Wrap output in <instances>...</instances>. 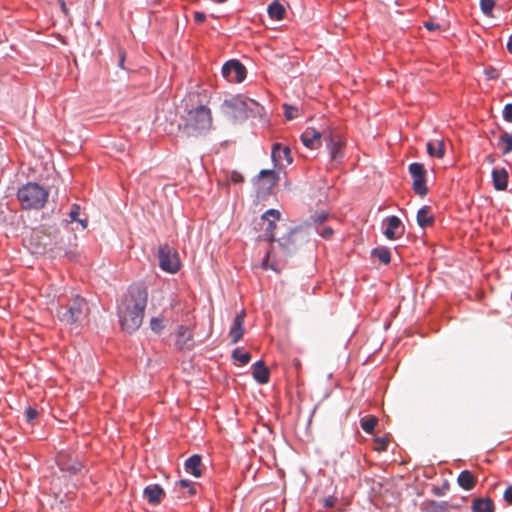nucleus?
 <instances>
[{
  "mask_svg": "<svg viewBox=\"0 0 512 512\" xmlns=\"http://www.w3.org/2000/svg\"><path fill=\"white\" fill-rule=\"evenodd\" d=\"M148 292L142 283L129 286L118 305V316L124 331L132 333L142 324L147 305Z\"/></svg>",
  "mask_w": 512,
  "mask_h": 512,
  "instance_id": "obj_1",
  "label": "nucleus"
},
{
  "mask_svg": "<svg viewBox=\"0 0 512 512\" xmlns=\"http://www.w3.org/2000/svg\"><path fill=\"white\" fill-rule=\"evenodd\" d=\"M212 124L211 109L201 104L187 110L182 129L188 136H197L207 133Z\"/></svg>",
  "mask_w": 512,
  "mask_h": 512,
  "instance_id": "obj_2",
  "label": "nucleus"
},
{
  "mask_svg": "<svg viewBox=\"0 0 512 512\" xmlns=\"http://www.w3.org/2000/svg\"><path fill=\"white\" fill-rule=\"evenodd\" d=\"M49 192L36 182H28L17 191V199L25 210L41 209L45 206Z\"/></svg>",
  "mask_w": 512,
  "mask_h": 512,
  "instance_id": "obj_3",
  "label": "nucleus"
},
{
  "mask_svg": "<svg viewBox=\"0 0 512 512\" xmlns=\"http://www.w3.org/2000/svg\"><path fill=\"white\" fill-rule=\"evenodd\" d=\"M88 304L79 295L74 296L67 305L60 306L57 315L61 322L66 325L82 323L88 314Z\"/></svg>",
  "mask_w": 512,
  "mask_h": 512,
  "instance_id": "obj_4",
  "label": "nucleus"
},
{
  "mask_svg": "<svg viewBox=\"0 0 512 512\" xmlns=\"http://www.w3.org/2000/svg\"><path fill=\"white\" fill-rule=\"evenodd\" d=\"M159 265L162 270L176 273L180 268L177 251L167 244L161 245L158 251Z\"/></svg>",
  "mask_w": 512,
  "mask_h": 512,
  "instance_id": "obj_5",
  "label": "nucleus"
},
{
  "mask_svg": "<svg viewBox=\"0 0 512 512\" xmlns=\"http://www.w3.org/2000/svg\"><path fill=\"white\" fill-rule=\"evenodd\" d=\"M323 140L326 142L332 161L343 157L344 141L340 132L332 129L323 131Z\"/></svg>",
  "mask_w": 512,
  "mask_h": 512,
  "instance_id": "obj_6",
  "label": "nucleus"
},
{
  "mask_svg": "<svg viewBox=\"0 0 512 512\" xmlns=\"http://www.w3.org/2000/svg\"><path fill=\"white\" fill-rule=\"evenodd\" d=\"M409 173L413 179V191L420 197H424L428 193L426 186V170L424 165L418 162L409 165Z\"/></svg>",
  "mask_w": 512,
  "mask_h": 512,
  "instance_id": "obj_7",
  "label": "nucleus"
},
{
  "mask_svg": "<svg viewBox=\"0 0 512 512\" xmlns=\"http://www.w3.org/2000/svg\"><path fill=\"white\" fill-rule=\"evenodd\" d=\"M222 75L231 83H240L246 78V68L238 60H230L223 65Z\"/></svg>",
  "mask_w": 512,
  "mask_h": 512,
  "instance_id": "obj_8",
  "label": "nucleus"
},
{
  "mask_svg": "<svg viewBox=\"0 0 512 512\" xmlns=\"http://www.w3.org/2000/svg\"><path fill=\"white\" fill-rule=\"evenodd\" d=\"M57 464L61 471L70 475L79 473L83 466L81 461L69 452L61 451L57 456Z\"/></svg>",
  "mask_w": 512,
  "mask_h": 512,
  "instance_id": "obj_9",
  "label": "nucleus"
},
{
  "mask_svg": "<svg viewBox=\"0 0 512 512\" xmlns=\"http://www.w3.org/2000/svg\"><path fill=\"white\" fill-rule=\"evenodd\" d=\"M223 108L226 114H230L232 117L236 118L246 112L247 101L240 96L226 99L223 103Z\"/></svg>",
  "mask_w": 512,
  "mask_h": 512,
  "instance_id": "obj_10",
  "label": "nucleus"
},
{
  "mask_svg": "<svg viewBox=\"0 0 512 512\" xmlns=\"http://www.w3.org/2000/svg\"><path fill=\"white\" fill-rule=\"evenodd\" d=\"M281 213L276 209L267 210L262 216L261 221L267 223L265 230V238L269 241H274V231L276 229V221L280 220Z\"/></svg>",
  "mask_w": 512,
  "mask_h": 512,
  "instance_id": "obj_11",
  "label": "nucleus"
},
{
  "mask_svg": "<svg viewBox=\"0 0 512 512\" xmlns=\"http://www.w3.org/2000/svg\"><path fill=\"white\" fill-rule=\"evenodd\" d=\"M175 345L178 350H191L194 347L193 336L188 327L180 325L177 328Z\"/></svg>",
  "mask_w": 512,
  "mask_h": 512,
  "instance_id": "obj_12",
  "label": "nucleus"
},
{
  "mask_svg": "<svg viewBox=\"0 0 512 512\" xmlns=\"http://www.w3.org/2000/svg\"><path fill=\"white\" fill-rule=\"evenodd\" d=\"M271 158L276 166H282L283 161H286L287 164L292 163L290 148L288 146H283L280 143H275L273 145Z\"/></svg>",
  "mask_w": 512,
  "mask_h": 512,
  "instance_id": "obj_13",
  "label": "nucleus"
},
{
  "mask_svg": "<svg viewBox=\"0 0 512 512\" xmlns=\"http://www.w3.org/2000/svg\"><path fill=\"white\" fill-rule=\"evenodd\" d=\"M246 313L244 310H241L234 318L232 326L229 330V337L231 338V343L236 344L244 335V320Z\"/></svg>",
  "mask_w": 512,
  "mask_h": 512,
  "instance_id": "obj_14",
  "label": "nucleus"
},
{
  "mask_svg": "<svg viewBox=\"0 0 512 512\" xmlns=\"http://www.w3.org/2000/svg\"><path fill=\"white\" fill-rule=\"evenodd\" d=\"M386 221L387 227L384 231L386 238L389 240H395L404 234V226L397 216H390Z\"/></svg>",
  "mask_w": 512,
  "mask_h": 512,
  "instance_id": "obj_15",
  "label": "nucleus"
},
{
  "mask_svg": "<svg viewBox=\"0 0 512 512\" xmlns=\"http://www.w3.org/2000/svg\"><path fill=\"white\" fill-rule=\"evenodd\" d=\"M321 139H323V132H319L315 128L309 127L301 135L303 144L310 149L318 148L321 144Z\"/></svg>",
  "mask_w": 512,
  "mask_h": 512,
  "instance_id": "obj_16",
  "label": "nucleus"
},
{
  "mask_svg": "<svg viewBox=\"0 0 512 512\" xmlns=\"http://www.w3.org/2000/svg\"><path fill=\"white\" fill-rule=\"evenodd\" d=\"M279 180L278 174L274 170H261L257 176L256 183L262 184L263 190L270 191L277 185Z\"/></svg>",
  "mask_w": 512,
  "mask_h": 512,
  "instance_id": "obj_17",
  "label": "nucleus"
},
{
  "mask_svg": "<svg viewBox=\"0 0 512 512\" xmlns=\"http://www.w3.org/2000/svg\"><path fill=\"white\" fill-rule=\"evenodd\" d=\"M143 495L150 504L156 505L162 501L165 492L158 484H151L145 487Z\"/></svg>",
  "mask_w": 512,
  "mask_h": 512,
  "instance_id": "obj_18",
  "label": "nucleus"
},
{
  "mask_svg": "<svg viewBox=\"0 0 512 512\" xmlns=\"http://www.w3.org/2000/svg\"><path fill=\"white\" fill-rule=\"evenodd\" d=\"M472 512H495V505L491 498H475L471 504Z\"/></svg>",
  "mask_w": 512,
  "mask_h": 512,
  "instance_id": "obj_19",
  "label": "nucleus"
},
{
  "mask_svg": "<svg viewBox=\"0 0 512 512\" xmlns=\"http://www.w3.org/2000/svg\"><path fill=\"white\" fill-rule=\"evenodd\" d=\"M493 185L496 190L502 191L507 188L508 172L505 168L494 169L492 171Z\"/></svg>",
  "mask_w": 512,
  "mask_h": 512,
  "instance_id": "obj_20",
  "label": "nucleus"
},
{
  "mask_svg": "<svg viewBox=\"0 0 512 512\" xmlns=\"http://www.w3.org/2000/svg\"><path fill=\"white\" fill-rule=\"evenodd\" d=\"M253 378L260 384H266L269 381L270 372L263 361H257L253 365Z\"/></svg>",
  "mask_w": 512,
  "mask_h": 512,
  "instance_id": "obj_21",
  "label": "nucleus"
},
{
  "mask_svg": "<svg viewBox=\"0 0 512 512\" xmlns=\"http://www.w3.org/2000/svg\"><path fill=\"white\" fill-rule=\"evenodd\" d=\"M201 466H202V459H201V456L198 454L192 455L185 462L186 471L195 477H200L202 475Z\"/></svg>",
  "mask_w": 512,
  "mask_h": 512,
  "instance_id": "obj_22",
  "label": "nucleus"
},
{
  "mask_svg": "<svg viewBox=\"0 0 512 512\" xmlns=\"http://www.w3.org/2000/svg\"><path fill=\"white\" fill-rule=\"evenodd\" d=\"M434 216L431 214L430 207L423 206L417 212V223L420 227L424 228L432 225Z\"/></svg>",
  "mask_w": 512,
  "mask_h": 512,
  "instance_id": "obj_23",
  "label": "nucleus"
},
{
  "mask_svg": "<svg viewBox=\"0 0 512 512\" xmlns=\"http://www.w3.org/2000/svg\"><path fill=\"white\" fill-rule=\"evenodd\" d=\"M457 482L460 487H462L465 490H471L476 485V478L475 476L468 470H463L457 479Z\"/></svg>",
  "mask_w": 512,
  "mask_h": 512,
  "instance_id": "obj_24",
  "label": "nucleus"
},
{
  "mask_svg": "<svg viewBox=\"0 0 512 512\" xmlns=\"http://www.w3.org/2000/svg\"><path fill=\"white\" fill-rule=\"evenodd\" d=\"M427 153L431 157L443 158L445 155V145L443 140L430 141L427 143Z\"/></svg>",
  "mask_w": 512,
  "mask_h": 512,
  "instance_id": "obj_25",
  "label": "nucleus"
},
{
  "mask_svg": "<svg viewBox=\"0 0 512 512\" xmlns=\"http://www.w3.org/2000/svg\"><path fill=\"white\" fill-rule=\"evenodd\" d=\"M268 14L270 18L274 20H282L285 17L286 10L281 3H279L278 1H273L268 6Z\"/></svg>",
  "mask_w": 512,
  "mask_h": 512,
  "instance_id": "obj_26",
  "label": "nucleus"
},
{
  "mask_svg": "<svg viewBox=\"0 0 512 512\" xmlns=\"http://www.w3.org/2000/svg\"><path fill=\"white\" fill-rule=\"evenodd\" d=\"M498 146L502 150L503 154H508L512 151V135L504 132L498 141Z\"/></svg>",
  "mask_w": 512,
  "mask_h": 512,
  "instance_id": "obj_27",
  "label": "nucleus"
},
{
  "mask_svg": "<svg viewBox=\"0 0 512 512\" xmlns=\"http://www.w3.org/2000/svg\"><path fill=\"white\" fill-rule=\"evenodd\" d=\"M377 423L378 419L371 415L363 417L360 421L361 428L369 434L374 431Z\"/></svg>",
  "mask_w": 512,
  "mask_h": 512,
  "instance_id": "obj_28",
  "label": "nucleus"
},
{
  "mask_svg": "<svg viewBox=\"0 0 512 512\" xmlns=\"http://www.w3.org/2000/svg\"><path fill=\"white\" fill-rule=\"evenodd\" d=\"M372 255L383 264H388L391 261L390 251L385 247L375 248L372 250Z\"/></svg>",
  "mask_w": 512,
  "mask_h": 512,
  "instance_id": "obj_29",
  "label": "nucleus"
},
{
  "mask_svg": "<svg viewBox=\"0 0 512 512\" xmlns=\"http://www.w3.org/2000/svg\"><path fill=\"white\" fill-rule=\"evenodd\" d=\"M166 327V320L163 317H152L150 320V328L155 334H161Z\"/></svg>",
  "mask_w": 512,
  "mask_h": 512,
  "instance_id": "obj_30",
  "label": "nucleus"
},
{
  "mask_svg": "<svg viewBox=\"0 0 512 512\" xmlns=\"http://www.w3.org/2000/svg\"><path fill=\"white\" fill-rule=\"evenodd\" d=\"M80 214V206L74 204L69 212V217L71 222H79L83 228H86L88 225L87 219H79Z\"/></svg>",
  "mask_w": 512,
  "mask_h": 512,
  "instance_id": "obj_31",
  "label": "nucleus"
},
{
  "mask_svg": "<svg viewBox=\"0 0 512 512\" xmlns=\"http://www.w3.org/2000/svg\"><path fill=\"white\" fill-rule=\"evenodd\" d=\"M292 236V234H289L286 238H283L281 241H279V247L284 252L290 253L296 249V244L294 243Z\"/></svg>",
  "mask_w": 512,
  "mask_h": 512,
  "instance_id": "obj_32",
  "label": "nucleus"
},
{
  "mask_svg": "<svg viewBox=\"0 0 512 512\" xmlns=\"http://www.w3.org/2000/svg\"><path fill=\"white\" fill-rule=\"evenodd\" d=\"M232 358L238 361L241 365H245L250 362L251 355L248 352H241L239 349H235L232 352Z\"/></svg>",
  "mask_w": 512,
  "mask_h": 512,
  "instance_id": "obj_33",
  "label": "nucleus"
},
{
  "mask_svg": "<svg viewBox=\"0 0 512 512\" xmlns=\"http://www.w3.org/2000/svg\"><path fill=\"white\" fill-rule=\"evenodd\" d=\"M186 488L188 489L189 495H194L196 493L194 485H192L188 480H180L175 483V489H178L179 491Z\"/></svg>",
  "mask_w": 512,
  "mask_h": 512,
  "instance_id": "obj_34",
  "label": "nucleus"
},
{
  "mask_svg": "<svg viewBox=\"0 0 512 512\" xmlns=\"http://www.w3.org/2000/svg\"><path fill=\"white\" fill-rule=\"evenodd\" d=\"M480 7L485 15L491 16L493 8L495 7V0H481Z\"/></svg>",
  "mask_w": 512,
  "mask_h": 512,
  "instance_id": "obj_35",
  "label": "nucleus"
},
{
  "mask_svg": "<svg viewBox=\"0 0 512 512\" xmlns=\"http://www.w3.org/2000/svg\"><path fill=\"white\" fill-rule=\"evenodd\" d=\"M376 447L375 450L381 452L385 451L388 446V440L384 437H377L375 438Z\"/></svg>",
  "mask_w": 512,
  "mask_h": 512,
  "instance_id": "obj_36",
  "label": "nucleus"
},
{
  "mask_svg": "<svg viewBox=\"0 0 512 512\" xmlns=\"http://www.w3.org/2000/svg\"><path fill=\"white\" fill-rule=\"evenodd\" d=\"M503 117L507 122L512 123V104H506L503 109Z\"/></svg>",
  "mask_w": 512,
  "mask_h": 512,
  "instance_id": "obj_37",
  "label": "nucleus"
},
{
  "mask_svg": "<svg viewBox=\"0 0 512 512\" xmlns=\"http://www.w3.org/2000/svg\"><path fill=\"white\" fill-rule=\"evenodd\" d=\"M229 179L232 183H235V184L242 183L244 181L243 175L238 171H232L230 173Z\"/></svg>",
  "mask_w": 512,
  "mask_h": 512,
  "instance_id": "obj_38",
  "label": "nucleus"
},
{
  "mask_svg": "<svg viewBox=\"0 0 512 512\" xmlns=\"http://www.w3.org/2000/svg\"><path fill=\"white\" fill-rule=\"evenodd\" d=\"M37 415V410L32 407H28L25 411V416L28 422H32L37 417Z\"/></svg>",
  "mask_w": 512,
  "mask_h": 512,
  "instance_id": "obj_39",
  "label": "nucleus"
},
{
  "mask_svg": "<svg viewBox=\"0 0 512 512\" xmlns=\"http://www.w3.org/2000/svg\"><path fill=\"white\" fill-rule=\"evenodd\" d=\"M424 27L429 31H436L440 29V25L438 23H435L433 21H425Z\"/></svg>",
  "mask_w": 512,
  "mask_h": 512,
  "instance_id": "obj_40",
  "label": "nucleus"
},
{
  "mask_svg": "<svg viewBox=\"0 0 512 512\" xmlns=\"http://www.w3.org/2000/svg\"><path fill=\"white\" fill-rule=\"evenodd\" d=\"M206 20V14L204 12L197 11L194 13V21L198 24L203 23Z\"/></svg>",
  "mask_w": 512,
  "mask_h": 512,
  "instance_id": "obj_41",
  "label": "nucleus"
},
{
  "mask_svg": "<svg viewBox=\"0 0 512 512\" xmlns=\"http://www.w3.org/2000/svg\"><path fill=\"white\" fill-rule=\"evenodd\" d=\"M285 107V116L288 120H291L293 117H294V112L297 111L296 108L294 107H291V106H288V105H284Z\"/></svg>",
  "mask_w": 512,
  "mask_h": 512,
  "instance_id": "obj_42",
  "label": "nucleus"
},
{
  "mask_svg": "<svg viewBox=\"0 0 512 512\" xmlns=\"http://www.w3.org/2000/svg\"><path fill=\"white\" fill-rule=\"evenodd\" d=\"M503 497L508 504H512V485L507 487V489L504 491Z\"/></svg>",
  "mask_w": 512,
  "mask_h": 512,
  "instance_id": "obj_43",
  "label": "nucleus"
},
{
  "mask_svg": "<svg viewBox=\"0 0 512 512\" xmlns=\"http://www.w3.org/2000/svg\"><path fill=\"white\" fill-rule=\"evenodd\" d=\"M337 502V499L333 496L324 499V506L327 508L333 507Z\"/></svg>",
  "mask_w": 512,
  "mask_h": 512,
  "instance_id": "obj_44",
  "label": "nucleus"
},
{
  "mask_svg": "<svg viewBox=\"0 0 512 512\" xmlns=\"http://www.w3.org/2000/svg\"><path fill=\"white\" fill-rule=\"evenodd\" d=\"M333 234V230L332 228H329V227H326L324 228L321 232H320V235L323 237V238H330Z\"/></svg>",
  "mask_w": 512,
  "mask_h": 512,
  "instance_id": "obj_45",
  "label": "nucleus"
},
{
  "mask_svg": "<svg viewBox=\"0 0 512 512\" xmlns=\"http://www.w3.org/2000/svg\"><path fill=\"white\" fill-rule=\"evenodd\" d=\"M328 215L324 212H321L320 214L316 215L314 218V221L317 223H323L327 219Z\"/></svg>",
  "mask_w": 512,
  "mask_h": 512,
  "instance_id": "obj_46",
  "label": "nucleus"
},
{
  "mask_svg": "<svg viewBox=\"0 0 512 512\" xmlns=\"http://www.w3.org/2000/svg\"><path fill=\"white\" fill-rule=\"evenodd\" d=\"M486 74L488 75V77L490 79H497L499 77V74L497 73V71L495 69L486 71Z\"/></svg>",
  "mask_w": 512,
  "mask_h": 512,
  "instance_id": "obj_47",
  "label": "nucleus"
},
{
  "mask_svg": "<svg viewBox=\"0 0 512 512\" xmlns=\"http://www.w3.org/2000/svg\"><path fill=\"white\" fill-rule=\"evenodd\" d=\"M271 254H272V252H271V251L267 252L266 257H265V259L263 260L262 265H263V267H264L265 269H267V268L269 267V266H268V262H269V259H270V257H271Z\"/></svg>",
  "mask_w": 512,
  "mask_h": 512,
  "instance_id": "obj_48",
  "label": "nucleus"
},
{
  "mask_svg": "<svg viewBox=\"0 0 512 512\" xmlns=\"http://www.w3.org/2000/svg\"><path fill=\"white\" fill-rule=\"evenodd\" d=\"M507 50L509 51V53L512 54V35L509 37V40L507 42Z\"/></svg>",
  "mask_w": 512,
  "mask_h": 512,
  "instance_id": "obj_49",
  "label": "nucleus"
},
{
  "mask_svg": "<svg viewBox=\"0 0 512 512\" xmlns=\"http://www.w3.org/2000/svg\"><path fill=\"white\" fill-rule=\"evenodd\" d=\"M486 160H487V162H488V163H490V164H493V163H494V161H495V159H494V156H493V155H488V156L486 157Z\"/></svg>",
  "mask_w": 512,
  "mask_h": 512,
  "instance_id": "obj_50",
  "label": "nucleus"
},
{
  "mask_svg": "<svg viewBox=\"0 0 512 512\" xmlns=\"http://www.w3.org/2000/svg\"><path fill=\"white\" fill-rule=\"evenodd\" d=\"M60 4H61V9L64 13L67 12V8H66V4L64 2V0H60Z\"/></svg>",
  "mask_w": 512,
  "mask_h": 512,
  "instance_id": "obj_51",
  "label": "nucleus"
},
{
  "mask_svg": "<svg viewBox=\"0 0 512 512\" xmlns=\"http://www.w3.org/2000/svg\"><path fill=\"white\" fill-rule=\"evenodd\" d=\"M123 63H124V55H121V58H120V60H119V66H120L121 68H123Z\"/></svg>",
  "mask_w": 512,
  "mask_h": 512,
  "instance_id": "obj_52",
  "label": "nucleus"
},
{
  "mask_svg": "<svg viewBox=\"0 0 512 512\" xmlns=\"http://www.w3.org/2000/svg\"><path fill=\"white\" fill-rule=\"evenodd\" d=\"M294 365H295L296 367H299V366H300V362H299V360H295V361H294Z\"/></svg>",
  "mask_w": 512,
  "mask_h": 512,
  "instance_id": "obj_53",
  "label": "nucleus"
},
{
  "mask_svg": "<svg viewBox=\"0 0 512 512\" xmlns=\"http://www.w3.org/2000/svg\"><path fill=\"white\" fill-rule=\"evenodd\" d=\"M214 2H217V3H224L226 2L227 0H213Z\"/></svg>",
  "mask_w": 512,
  "mask_h": 512,
  "instance_id": "obj_54",
  "label": "nucleus"
}]
</instances>
